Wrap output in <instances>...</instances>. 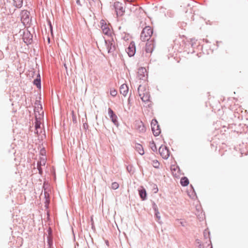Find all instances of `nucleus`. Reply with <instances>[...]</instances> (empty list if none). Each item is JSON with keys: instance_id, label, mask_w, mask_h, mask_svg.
<instances>
[{"instance_id": "nucleus-9", "label": "nucleus", "mask_w": 248, "mask_h": 248, "mask_svg": "<svg viewBox=\"0 0 248 248\" xmlns=\"http://www.w3.org/2000/svg\"><path fill=\"white\" fill-rule=\"evenodd\" d=\"M146 43L145 50L146 53H152L155 47L154 39H152L150 41H147Z\"/></svg>"}, {"instance_id": "nucleus-35", "label": "nucleus", "mask_w": 248, "mask_h": 248, "mask_svg": "<svg viewBox=\"0 0 248 248\" xmlns=\"http://www.w3.org/2000/svg\"><path fill=\"white\" fill-rule=\"evenodd\" d=\"M117 92L115 90H111L110 91V94L112 96H115L117 95Z\"/></svg>"}, {"instance_id": "nucleus-28", "label": "nucleus", "mask_w": 248, "mask_h": 248, "mask_svg": "<svg viewBox=\"0 0 248 248\" xmlns=\"http://www.w3.org/2000/svg\"><path fill=\"white\" fill-rule=\"evenodd\" d=\"M210 232L207 230H205L203 232V236L205 239H207L209 238V241L211 242L210 240Z\"/></svg>"}, {"instance_id": "nucleus-30", "label": "nucleus", "mask_w": 248, "mask_h": 248, "mask_svg": "<svg viewBox=\"0 0 248 248\" xmlns=\"http://www.w3.org/2000/svg\"><path fill=\"white\" fill-rule=\"evenodd\" d=\"M153 208L155 211V214H159L157 205L153 202L152 204Z\"/></svg>"}, {"instance_id": "nucleus-57", "label": "nucleus", "mask_w": 248, "mask_h": 248, "mask_svg": "<svg viewBox=\"0 0 248 248\" xmlns=\"http://www.w3.org/2000/svg\"><path fill=\"white\" fill-rule=\"evenodd\" d=\"M140 87H141V85H140L139 87L138 88V91H139V88Z\"/></svg>"}, {"instance_id": "nucleus-53", "label": "nucleus", "mask_w": 248, "mask_h": 248, "mask_svg": "<svg viewBox=\"0 0 248 248\" xmlns=\"http://www.w3.org/2000/svg\"><path fill=\"white\" fill-rule=\"evenodd\" d=\"M92 228L93 229H95V227H94V225H93V224H92Z\"/></svg>"}, {"instance_id": "nucleus-2", "label": "nucleus", "mask_w": 248, "mask_h": 248, "mask_svg": "<svg viewBox=\"0 0 248 248\" xmlns=\"http://www.w3.org/2000/svg\"><path fill=\"white\" fill-rule=\"evenodd\" d=\"M153 33V30L150 26L144 28L140 34V39L142 41H149Z\"/></svg>"}, {"instance_id": "nucleus-22", "label": "nucleus", "mask_w": 248, "mask_h": 248, "mask_svg": "<svg viewBox=\"0 0 248 248\" xmlns=\"http://www.w3.org/2000/svg\"><path fill=\"white\" fill-rule=\"evenodd\" d=\"M35 121L34 123L35 130H37V129H40V128H41V122L40 120H38V118L37 117V115L35 116Z\"/></svg>"}, {"instance_id": "nucleus-50", "label": "nucleus", "mask_w": 248, "mask_h": 248, "mask_svg": "<svg viewBox=\"0 0 248 248\" xmlns=\"http://www.w3.org/2000/svg\"><path fill=\"white\" fill-rule=\"evenodd\" d=\"M35 133L38 134V133H39L38 129L35 130Z\"/></svg>"}, {"instance_id": "nucleus-27", "label": "nucleus", "mask_w": 248, "mask_h": 248, "mask_svg": "<svg viewBox=\"0 0 248 248\" xmlns=\"http://www.w3.org/2000/svg\"><path fill=\"white\" fill-rule=\"evenodd\" d=\"M126 170L127 171L131 174H133L134 172V167L132 165H129L126 167Z\"/></svg>"}, {"instance_id": "nucleus-36", "label": "nucleus", "mask_w": 248, "mask_h": 248, "mask_svg": "<svg viewBox=\"0 0 248 248\" xmlns=\"http://www.w3.org/2000/svg\"><path fill=\"white\" fill-rule=\"evenodd\" d=\"M48 186V185L47 183H46V182H44L43 184V188L44 189V191H46L47 187Z\"/></svg>"}, {"instance_id": "nucleus-16", "label": "nucleus", "mask_w": 248, "mask_h": 248, "mask_svg": "<svg viewBox=\"0 0 248 248\" xmlns=\"http://www.w3.org/2000/svg\"><path fill=\"white\" fill-rule=\"evenodd\" d=\"M139 95L140 96V98L143 102H150V95L148 93L145 92L143 93V95H142L141 93H139Z\"/></svg>"}, {"instance_id": "nucleus-25", "label": "nucleus", "mask_w": 248, "mask_h": 248, "mask_svg": "<svg viewBox=\"0 0 248 248\" xmlns=\"http://www.w3.org/2000/svg\"><path fill=\"white\" fill-rule=\"evenodd\" d=\"M146 72V70L144 67H140L139 69L138 74L142 77H144V73Z\"/></svg>"}, {"instance_id": "nucleus-41", "label": "nucleus", "mask_w": 248, "mask_h": 248, "mask_svg": "<svg viewBox=\"0 0 248 248\" xmlns=\"http://www.w3.org/2000/svg\"><path fill=\"white\" fill-rule=\"evenodd\" d=\"M83 128L85 129H88V124L87 123H84L83 124Z\"/></svg>"}, {"instance_id": "nucleus-3", "label": "nucleus", "mask_w": 248, "mask_h": 248, "mask_svg": "<svg viewBox=\"0 0 248 248\" xmlns=\"http://www.w3.org/2000/svg\"><path fill=\"white\" fill-rule=\"evenodd\" d=\"M30 12L27 10H22L21 12V20L24 25H30L31 21V18H30Z\"/></svg>"}, {"instance_id": "nucleus-38", "label": "nucleus", "mask_w": 248, "mask_h": 248, "mask_svg": "<svg viewBox=\"0 0 248 248\" xmlns=\"http://www.w3.org/2000/svg\"><path fill=\"white\" fill-rule=\"evenodd\" d=\"M47 232L48 233V236H53L52 235V230L51 228H49L47 230Z\"/></svg>"}, {"instance_id": "nucleus-18", "label": "nucleus", "mask_w": 248, "mask_h": 248, "mask_svg": "<svg viewBox=\"0 0 248 248\" xmlns=\"http://www.w3.org/2000/svg\"><path fill=\"white\" fill-rule=\"evenodd\" d=\"M135 148H136V151L137 152H138V153L140 155H144V151L143 150V148L141 144H140L139 143H136V145H135Z\"/></svg>"}, {"instance_id": "nucleus-39", "label": "nucleus", "mask_w": 248, "mask_h": 248, "mask_svg": "<svg viewBox=\"0 0 248 248\" xmlns=\"http://www.w3.org/2000/svg\"><path fill=\"white\" fill-rule=\"evenodd\" d=\"M153 190L155 193H156L158 191V189L157 186L156 185H154Z\"/></svg>"}, {"instance_id": "nucleus-58", "label": "nucleus", "mask_w": 248, "mask_h": 248, "mask_svg": "<svg viewBox=\"0 0 248 248\" xmlns=\"http://www.w3.org/2000/svg\"><path fill=\"white\" fill-rule=\"evenodd\" d=\"M42 113L43 114H44V111H42Z\"/></svg>"}, {"instance_id": "nucleus-43", "label": "nucleus", "mask_w": 248, "mask_h": 248, "mask_svg": "<svg viewBox=\"0 0 248 248\" xmlns=\"http://www.w3.org/2000/svg\"><path fill=\"white\" fill-rule=\"evenodd\" d=\"M76 3L80 6H82V4L80 3V0H76Z\"/></svg>"}, {"instance_id": "nucleus-34", "label": "nucleus", "mask_w": 248, "mask_h": 248, "mask_svg": "<svg viewBox=\"0 0 248 248\" xmlns=\"http://www.w3.org/2000/svg\"><path fill=\"white\" fill-rule=\"evenodd\" d=\"M40 155L43 156H45L46 155V151L44 147L42 148L40 151Z\"/></svg>"}, {"instance_id": "nucleus-56", "label": "nucleus", "mask_w": 248, "mask_h": 248, "mask_svg": "<svg viewBox=\"0 0 248 248\" xmlns=\"http://www.w3.org/2000/svg\"><path fill=\"white\" fill-rule=\"evenodd\" d=\"M64 67H65V68H67V67L66 66V64H64Z\"/></svg>"}, {"instance_id": "nucleus-40", "label": "nucleus", "mask_w": 248, "mask_h": 248, "mask_svg": "<svg viewBox=\"0 0 248 248\" xmlns=\"http://www.w3.org/2000/svg\"><path fill=\"white\" fill-rule=\"evenodd\" d=\"M89 1V5L90 6H92V4L93 2H95L96 0H88Z\"/></svg>"}, {"instance_id": "nucleus-47", "label": "nucleus", "mask_w": 248, "mask_h": 248, "mask_svg": "<svg viewBox=\"0 0 248 248\" xmlns=\"http://www.w3.org/2000/svg\"><path fill=\"white\" fill-rule=\"evenodd\" d=\"M180 223H181V225L183 226H185L186 222H182V221H181Z\"/></svg>"}, {"instance_id": "nucleus-1", "label": "nucleus", "mask_w": 248, "mask_h": 248, "mask_svg": "<svg viewBox=\"0 0 248 248\" xmlns=\"http://www.w3.org/2000/svg\"><path fill=\"white\" fill-rule=\"evenodd\" d=\"M105 44L108 53H111L112 55L116 56L118 53L117 51L118 46L116 45L113 38L105 40Z\"/></svg>"}, {"instance_id": "nucleus-49", "label": "nucleus", "mask_w": 248, "mask_h": 248, "mask_svg": "<svg viewBox=\"0 0 248 248\" xmlns=\"http://www.w3.org/2000/svg\"><path fill=\"white\" fill-rule=\"evenodd\" d=\"M171 173L173 174V172H172V170H173L175 171V168H172L171 167Z\"/></svg>"}, {"instance_id": "nucleus-20", "label": "nucleus", "mask_w": 248, "mask_h": 248, "mask_svg": "<svg viewBox=\"0 0 248 248\" xmlns=\"http://www.w3.org/2000/svg\"><path fill=\"white\" fill-rule=\"evenodd\" d=\"M180 184L183 186H186L189 184V180L186 177H183L180 180Z\"/></svg>"}, {"instance_id": "nucleus-46", "label": "nucleus", "mask_w": 248, "mask_h": 248, "mask_svg": "<svg viewBox=\"0 0 248 248\" xmlns=\"http://www.w3.org/2000/svg\"><path fill=\"white\" fill-rule=\"evenodd\" d=\"M158 214H155V216L156 218H157L158 219H159L160 217V216H158Z\"/></svg>"}, {"instance_id": "nucleus-5", "label": "nucleus", "mask_w": 248, "mask_h": 248, "mask_svg": "<svg viewBox=\"0 0 248 248\" xmlns=\"http://www.w3.org/2000/svg\"><path fill=\"white\" fill-rule=\"evenodd\" d=\"M22 38L24 42L27 45L31 44L33 42V35L28 30L24 31Z\"/></svg>"}, {"instance_id": "nucleus-12", "label": "nucleus", "mask_w": 248, "mask_h": 248, "mask_svg": "<svg viewBox=\"0 0 248 248\" xmlns=\"http://www.w3.org/2000/svg\"><path fill=\"white\" fill-rule=\"evenodd\" d=\"M101 29L103 31V33L107 35H110L111 34L110 30L108 27V25L105 22L104 20L101 21Z\"/></svg>"}, {"instance_id": "nucleus-42", "label": "nucleus", "mask_w": 248, "mask_h": 248, "mask_svg": "<svg viewBox=\"0 0 248 248\" xmlns=\"http://www.w3.org/2000/svg\"><path fill=\"white\" fill-rule=\"evenodd\" d=\"M131 93H130V94H129V96L128 98V104H130V101H131Z\"/></svg>"}, {"instance_id": "nucleus-11", "label": "nucleus", "mask_w": 248, "mask_h": 248, "mask_svg": "<svg viewBox=\"0 0 248 248\" xmlns=\"http://www.w3.org/2000/svg\"><path fill=\"white\" fill-rule=\"evenodd\" d=\"M39 159L40 160L38 161L37 163V168L38 170L39 173L40 175H42L43 171V169L42 168V166L45 165L46 163V158L43 157H40Z\"/></svg>"}, {"instance_id": "nucleus-32", "label": "nucleus", "mask_w": 248, "mask_h": 248, "mask_svg": "<svg viewBox=\"0 0 248 248\" xmlns=\"http://www.w3.org/2000/svg\"><path fill=\"white\" fill-rule=\"evenodd\" d=\"M119 185L117 182H113L111 184V188L116 190L118 188Z\"/></svg>"}, {"instance_id": "nucleus-21", "label": "nucleus", "mask_w": 248, "mask_h": 248, "mask_svg": "<svg viewBox=\"0 0 248 248\" xmlns=\"http://www.w3.org/2000/svg\"><path fill=\"white\" fill-rule=\"evenodd\" d=\"M53 236H47V243L48 248H54L53 246Z\"/></svg>"}, {"instance_id": "nucleus-24", "label": "nucleus", "mask_w": 248, "mask_h": 248, "mask_svg": "<svg viewBox=\"0 0 248 248\" xmlns=\"http://www.w3.org/2000/svg\"><path fill=\"white\" fill-rule=\"evenodd\" d=\"M150 147L153 152H157V148L154 140L150 142Z\"/></svg>"}, {"instance_id": "nucleus-54", "label": "nucleus", "mask_w": 248, "mask_h": 248, "mask_svg": "<svg viewBox=\"0 0 248 248\" xmlns=\"http://www.w3.org/2000/svg\"><path fill=\"white\" fill-rule=\"evenodd\" d=\"M150 105H151V104H149V105H148V107H149V108H150V107H151V106H150Z\"/></svg>"}, {"instance_id": "nucleus-31", "label": "nucleus", "mask_w": 248, "mask_h": 248, "mask_svg": "<svg viewBox=\"0 0 248 248\" xmlns=\"http://www.w3.org/2000/svg\"><path fill=\"white\" fill-rule=\"evenodd\" d=\"M196 243L197 248H204L203 245L201 243V241L199 239H197L196 240Z\"/></svg>"}, {"instance_id": "nucleus-8", "label": "nucleus", "mask_w": 248, "mask_h": 248, "mask_svg": "<svg viewBox=\"0 0 248 248\" xmlns=\"http://www.w3.org/2000/svg\"><path fill=\"white\" fill-rule=\"evenodd\" d=\"M114 8H115L117 16H122L124 13L125 11L122 6V3L116 1L115 2L113 5Z\"/></svg>"}, {"instance_id": "nucleus-15", "label": "nucleus", "mask_w": 248, "mask_h": 248, "mask_svg": "<svg viewBox=\"0 0 248 248\" xmlns=\"http://www.w3.org/2000/svg\"><path fill=\"white\" fill-rule=\"evenodd\" d=\"M129 91V88L126 84H122L120 87V92L121 94L125 96Z\"/></svg>"}, {"instance_id": "nucleus-44", "label": "nucleus", "mask_w": 248, "mask_h": 248, "mask_svg": "<svg viewBox=\"0 0 248 248\" xmlns=\"http://www.w3.org/2000/svg\"><path fill=\"white\" fill-rule=\"evenodd\" d=\"M48 25L49 26V28H50V30H52V25L50 20L48 21Z\"/></svg>"}, {"instance_id": "nucleus-4", "label": "nucleus", "mask_w": 248, "mask_h": 248, "mask_svg": "<svg viewBox=\"0 0 248 248\" xmlns=\"http://www.w3.org/2000/svg\"><path fill=\"white\" fill-rule=\"evenodd\" d=\"M152 131L155 136H158L161 133V130L158 122L155 119H153L151 123Z\"/></svg>"}, {"instance_id": "nucleus-10", "label": "nucleus", "mask_w": 248, "mask_h": 248, "mask_svg": "<svg viewBox=\"0 0 248 248\" xmlns=\"http://www.w3.org/2000/svg\"><path fill=\"white\" fill-rule=\"evenodd\" d=\"M136 46L134 41H131L128 47L126 49V52L128 54V55L130 57H133L134 56L136 53Z\"/></svg>"}, {"instance_id": "nucleus-55", "label": "nucleus", "mask_w": 248, "mask_h": 248, "mask_svg": "<svg viewBox=\"0 0 248 248\" xmlns=\"http://www.w3.org/2000/svg\"><path fill=\"white\" fill-rule=\"evenodd\" d=\"M184 26H185L186 25V23H184Z\"/></svg>"}, {"instance_id": "nucleus-17", "label": "nucleus", "mask_w": 248, "mask_h": 248, "mask_svg": "<svg viewBox=\"0 0 248 248\" xmlns=\"http://www.w3.org/2000/svg\"><path fill=\"white\" fill-rule=\"evenodd\" d=\"M35 104L36 105H38V106L37 107H35L34 109L35 115L36 116V112H38L39 113V114H40L39 111V109L40 108L41 110H42L43 109V107H42V104H41L40 101H38V100H36Z\"/></svg>"}, {"instance_id": "nucleus-37", "label": "nucleus", "mask_w": 248, "mask_h": 248, "mask_svg": "<svg viewBox=\"0 0 248 248\" xmlns=\"http://www.w3.org/2000/svg\"><path fill=\"white\" fill-rule=\"evenodd\" d=\"M46 198H50V195L47 191H44V199H46Z\"/></svg>"}, {"instance_id": "nucleus-6", "label": "nucleus", "mask_w": 248, "mask_h": 248, "mask_svg": "<svg viewBox=\"0 0 248 248\" xmlns=\"http://www.w3.org/2000/svg\"><path fill=\"white\" fill-rule=\"evenodd\" d=\"M158 152L162 158L165 159H167L170 155L169 148L166 146L164 147L161 146L158 149Z\"/></svg>"}, {"instance_id": "nucleus-23", "label": "nucleus", "mask_w": 248, "mask_h": 248, "mask_svg": "<svg viewBox=\"0 0 248 248\" xmlns=\"http://www.w3.org/2000/svg\"><path fill=\"white\" fill-rule=\"evenodd\" d=\"M137 129L141 133H143L146 131V128L142 122H140V124L138 125Z\"/></svg>"}, {"instance_id": "nucleus-51", "label": "nucleus", "mask_w": 248, "mask_h": 248, "mask_svg": "<svg viewBox=\"0 0 248 248\" xmlns=\"http://www.w3.org/2000/svg\"><path fill=\"white\" fill-rule=\"evenodd\" d=\"M166 168H167V169H170V165H169L168 164V167H167V166H166Z\"/></svg>"}, {"instance_id": "nucleus-33", "label": "nucleus", "mask_w": 248, "mask_h": 248, "mask_svg": "<svg viewBox=\"0 0 248 248\" xmlns=\"http://www.w3.org/2000/svg\"><path fill=\"white\" fill-rule=\"evenodd\" d=\"M191 187L193 191L192 192L191 194H190L189 193H188V194L189 195V197L191 198L194 199L195 197L196 196V193H195V192L194 191V188H193V187L192 186V185H191Z\"/></svg>"}, {"instance_id": "nucleus-14", "label": "nucleus", "mask_w": 248, "mask_h": 248, "mask_svg": "<svg viewBox=\"0 0 248 248\" xmlns=\"http://www.w3.org/2000/svg\"><path fill=\"white\" fill-rule=\"evenodd\" d=\"M138 191L139 195L141 200H146L147 199V192L146 189L143 186H141L140 188L138 189Z\"/></svg>"}, {"instance_id": "nucleus-52", "label": "nucleus", "mask_w": 248, "mask_h": 248, "mask_svg": "<svg viewBox=\"0 0 248 248\" xmlns=\"http://www.w3.org/2000/svg\"><path fill=\"white\" fill-rule=\"evenodd\" d=\"M2 55H3V54H2V52L0 51V57H1Z\"/></svg>"}, {"instance_id": "nucleus-45", "label": "nucleus", "mask_w": 248, "mask_h": 248, "mask_svg": "<svg viewBox=\"0 0 248 248\" xmlns=\"http://www.w3.org/2000/svg\"><path fill=\"white\" fill-rule=\"evenodd\" d=\"M73 123H77V119H76V117L75 116L73 117Z\"/></svg>"}, {"instance_id": "nucleus-13", "label": "nucleus", "mask_w": 248, "mask_h": 248, "mask_svg": "<svg viewBox=\"0 0 248 248\" xmlns=\"http://www.w3.org/2000/svg\"><path fill=\"white\" fill-rule=\"evenodd\" d=\"M33 84L34 85L36 86L37 89L39 90L41 89V78L39 71H38V73L36 78L33 80Z\"/></svg>"}, {"instance_id": "nucleus-26", "label": "nucleus", "mask_w": 248, "mask_h": 248, "mask_svg": "<svg viewBox=\"0 0 248 248\" xmlns=\"http://www.w3.org/2000/svg\"><path fill=\"white\" fill-rule=\"evenodd\" d=\"M50 202V198H46V199H45L44 203L45 207L46 209H48L49 208Z\"/></svg>"}, {"instance_id": "nucleus-29", "label": "nucleus", "mask_w": 248, "mask_h": 248, "mask_svg": "<svg viewBox=\"0 0 248 248\" xmlns=\"http://www.w3.org/2000/svg\"><path fill=\"white\" fill-rule=\"evenodd\" d=\"M159 162L157 160H154L153 161L152 165L154 168L156 169L159 168Z\"/></svg>"}, {"instance_id": "nucleus-19", "label": "nucleus", "mask_w": 248, "mask_h": 248, "mask_svg": "<svg viewBox=\"0 0 248 248\" xmlns=\"http://www.w3.org/2000/svg\"><path fill=\"white\" fill-rule=\"evenodd\" d=\"M13 5L17 8H20L23 5V0H13Z\"/></svg>"}, {"instance_id": "nucleus-48", "label": "nucleus", "mask_w": 248, "mask_h": 248, "mask_svg": "<svg viewBox=\"0 0 248 248\" xmlns=\"http://www.w3.org/2000/svg\"><path fill=\"white\" fill-rule=\"evenodd\" d=\"M105 243L108 246L109 245V242H108V240H106L105 241Z\"/></svg>"}, {"instance_id": "nucleus-7", "label": "nucleus", "mask_w": 248, "mask_h": 248, "mask_svg": "<svg viewBox=\"0 0 248 248\" xmlns=\"http://www.w3.org/2000/svg\"><path fill=\"white\" fill-rule=\"evenodd\" d=\"M108 114L111 122L118 127L119 125V124L118 121V117L115 113L110 108H108Z\"/></svg>"}]
</instances>
